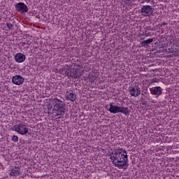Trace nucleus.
<instances>
[{
	"instance_id": "f257e3e1",
	"label": "nucleus",
	"mask_w": 179,
	"mask_h": 179,
	"mask_svg": "<svg viewBox=\"0 0 179 179\" xmlns=\"http://www.w3.org/2000/svg\"><path fill=\"white\" fill-rule=\"evenodd\" d=\"M110 159L115 167L127 170L129 166L127 150L122 148L116 149L110 155Z\"/></svg>"
},
{
	"instance_id": "f03ea898",
	"label": "nucleus",
	"mask_w": 179,
	"mask_h": 179,
	"mask_svg": "<svg viewBox=\"0 0 179 179\" xmlns=\"http://www.w3.org/2000/svg\"><path fill=\"white\" fill-rule=\"evenodd\" d=\"M53 111H57V114H55V117H59L61 115H65V110H66V104L64 101L57 98L54 99L53 102Z\"/></svg>"
},
{
	"instance_id": "7ed1b4c3",
	"label": "nucleus",
	"mask_w": 179,
	"mask_h": 179,
	"mask_svg": "<svg viewBox=\"0 0 179 179\" xmlns=\"http://www.w3.org/2000/svg\"><path fill=\"white\" fill-rule=\"evenodd\" d=\"M112 114H118V113H121L122 114H124V115H129L131 110L128 107H120L117 106H115L113 103H110V108L108 109Z\"/></svg>"
},
{
	"instance_id": "20e7f679",
	"label": "nucleus",
	"mask_w": 179,
	"mask_h": 179,
	"mask_svg": "<svg viewBox=\"0 0 179 179\" xmlns=\"http://www.w3.org/2000/svg\"><path fill=\"white\" fill-rule=\"evenodd\" d=\"M12 130L15 131V132H17V134L20 135H26V134L29 133V128L26 127L25 124L23 123L15 124L13 127Z\"/></svg>"
},
{
	"instance_id": "39448f33",
	"label": "nucleus",
	"mask_w": 179,
	"mask_h": 179,
	"mask_svg": "<svg viewBox=\"0 0 179 179\" xmlns=\"http://www.w3.org/2000/svg\"><path fill=\"white\" fill-rule=\"evenodd\" d=\"M15 8V10H17V12H20V13H27V12H29L27 5L23 2L17 3Z\"/></svg>"
},
{
	"instance_id": "423d86ee",
	"label": "nucleus",
	"mask_w": 179,
	"mask_h": 179,
	"mask_svg": "<svg viewBox=\"0 0 179 179\" xmlns=\"http://www.w3.org/2000/svg\"><path fill=\"white\" fill-rule=\"evenodd\" d=\"M129 92L132 97H138L141 94V87L137 85H133L129 87Z\"/></svg>"
},
{
	"instance_id": "0eeeda50",
	"label": "nucleus",
	"mask_w": 179,
	"mask_h": 179,
	"mask_svg": "<svg viewBox=\"0 0 179 179\" xmlns=\"http://www.w3.org/2000/svg\"><path fill=\"white\" fill-rule=\"evenodd\" d=\"M153 10H155V8L150 6H143L141 8V15L145 17L150 16V15L153 14Z\"/></svg>"
},
{
	"instance_id": "6e6552de",
	"label": "nucleus",
	"mask_w": 179,
	"mask_h": 179,
	"mask_svg": "<svg viewBox=\"0 0 179 179\" xmlns=\"http://www.w3.org/2000/svg\"><path fill=\"white\" fill-rule=\"evenodd\" d=\"M12 82L13 85H17V86H20V85H23V83H24V78H23L20 75H16L13 76Z\"/></svg>"
},
{
	"instance_id": "1a4fd4ad",
	"label": "nucleus",
	"mask_w": 179,
	"mask_h": 179,
	"mask_svg": "<svg viewBox=\"0 0 179 179\" xmlns=\"http://www.w3.org/2000/svg\"><path fill=\"white\" fill-rule=\"evenodd\" d=\"M150 92L151 94L159 96H161L162 93H163V89H162L161 87H153L150 89Z\"/></svg>"
},
{
	"instance_id": "9d476101",
	"label": "nucleus",
	"mask_w": 179,
	"mask_h": 179,
	"mask_svg": "<svg viewBox=\"0 0 179 179\" xmlns=\"http://www.w3.org/2000/svg\"><path fill=\"white\" fill-rule=\"evenodd\" d=\"M14 58H15V62H17L18 64L24 62V61H26V55L22 52L17 53L15 55Z\"/></svg>"
},
{
	"instance_id": "9b49d317",
	"label": "nucleus",
	"mask_w": 179,
	"mask_h": 179,
	"mask_svg": "<svg viewBox=\"0 0 179 179\" xmlns=\"http://www.w3.org/2000/svg\"><path fill=\"white\" fill-rule=\"evenodd\" d=\"M65 99L68 101H75L76 100V95L73 92L71 91H66L65 94Z\"/></svg>"
},
{
	"instance_id": "f8f14e48",
	"label": "nucleus",
	"mask_w": 179,
	"mask_h": 179,
	"mask_svg": "<svg viewBox=\"0 0 179 179\" xmlns=\"http://www.w3.org/2000/svg\"><path fill=\"white\" fill-rule=\"evenodd\" d=\"M83 73L80 72V70L73 68L71 71V78H74V79H78V78H80L82 76Z\"/></svg>"
},
{
	"instance_id": "ddd939ff",
	"label": "nucleus",
	"mask_w": 179,
	"mask_h": 179,
	"mask_svg": "<svg viewBox=\"0 0 179 179\" xmlns=\"http://www.w3.org/2000/svg\"><path fill=\"white\" fill-rule=\"evenodd\" d=\"M9 171V176L11 177H19V176H20V168L17 166L12 168Z\"/></svg>"
},
{
	"instance_id": "4468645a",
	"label": "nucleus",
	"mask_w": 179,
	"mask_h": 179,
	"mask_svg": "<svg viewBox=\"0 0 179 179\" xmlns=\"http://www.w3.org/2000/svg\"><path fill=\"white\" fill-rule=\"evenodd\" d=\"M153 43V38H149L145 41H143L141 42V45H143V47H145V45H149V44Z\"/></svg>"
},
{
	"instance_id": "2eb2a0df",
	"label": "nucleus",
	"mask_w": 179,
	"mask_h": 179,
	"mask_svg": "<svg viewBox=\"0 0 179 179\" xmlns=\"http://www.w3.org/2000/svg\"><path fill=\"white\" fill-rule=\"evenodd\" d=\"M6 26H7L8 30H10L11 31H12V30H13V27H14L13 24L10 23V22H7Z\"/></svg>"
},
{
	"instance_id": "dca6fc26",
	"label": "nucleus",
	"mask_w": 179,
	"mask_h": 179,
	"mask_svg": "<svg viewBox=\"0 0 179 179\" xmlns=\"http://www.w3.org/2000/svg\"><path fill=\"white\" fill-rule=\"evenodd\" d=\"M11 140L13 141V142H18L19 141V137H17V136L14 135L13 136Z\"/></svg>"
},
{
	"instance_id": "f3484780",
	"label": "nucleus",
	"mask_w": 179,
	"mask_h": 179,
	"mask_svg": "<svg viewBox=\"0 0 179 179\" xmlns=\"http://www.w3.org/2000/svg\"><path fill=\"white\" fill-rule=\"evenodd\" d=\"M66 70V69H65V67H62L60 69H59V72L62 74L64 75L65 74V71Z\"/></svg>"
},
{
	"instance_id": "a211bd4d",
	"label": "nucleus",
	"mask_w": 179,
	"mask_h": 179,
	"mask_svg": "<svg viewBox=\"0 0 179 179\" xmlns=\"http://www.w3.org/2000/svg\"><path fill=\"white\" fill-rule=\"evenodd\" d=\"M64 73L66 76H68V78L71 77V71H69V69H66Z\"/></svg>"
},
{
	"instance_id": "6ab92c4d",
	"label": "nucleus",
	"mask_w": 179,
	"mask_h": 179,
	"mask_svg": "<svg viewBox=\"0 0 179 179\" xmlns=\"http://www.w3.org/2000/svg\"><path fill=\"white\" fill-rule=\"evenodd\" d=\"M90 83H96L97 82V80L96 79V77L92 76V78L90 80Z\"/></svg>"
},
{
	"instance_id": "aec40b11",
	"label": "nucleus",
	"mask_w": 179,
	"mask_h": 179,
	"mask_svg": "<svg viewBox=\"0 0 179 179\" xmlns=\"http://www.w3.org/2000/svg\"><path fill=\"white\" fill-rule=\"evenodd\" d=\"M145 2H146V3H149L150 2V0H143L142 1V3H145Z\"/></svg>"
},
{
	"instance_id": "412c9836",
	"label": "nucleus",
	"mask_w": 179,
	"mask_h": 179,
	"mask_svg": "<svg viewBox=\"0 0 179 179\" xmlns=\"http://www.w3.org/2000/svg\"><path fill=\"white\" fill-rule=\"evenodd\" d=\"M22 45H26V43L23 42V43H22Z\"/></svg>"
},
{
	"instance_id": "4be33fe9",
	"label": "nucleus",
	"mask_w": 179,
	"mask_h": 179,
	"mask_svg": "<svg viewBox=\"0 0 179 179\" xmlns=\"http://www.w3.org/2000/svg\"><path fill=\"white\" fill-rule=\"evenodd\" d=\"M125 1H127V2H131V0H125Z\"/></svg>"
},
{
	"instance_id": "5701e85b",
	"label": "nucleus",
	"mask_w": 179,
	"mask_h": 179,
	"mask_svg": "<svg viewBox=\"0 0 179 179\" xmlns=\"http://www.w3.org/2000/svg\"><path fill=\"white\" fill-rule=\"evenodd\" d=\"M163 24H164V25H166V22H164Z\"/></svg>"
},
{
	"instance_id": "b1692460",
	"label": "nucleus",
	"mask_w": 179,
	"mask_h": 179,
	"mask_svg": "<svg viewBox=\"0 0 179 179\" xmlns=\"http://www.w3.org/2000/svg\"><path fill=\"white\" fill-rule=\"evenodd\" d=\"M121 1H124V0H121Z\"/></svg>"
}]
</instances>
